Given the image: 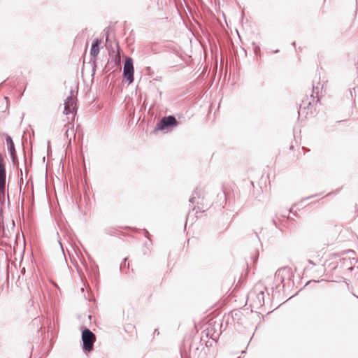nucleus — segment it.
<instances>
[{"label":"nucleus","instance_id":"1","mask_svg":"<svg viewBox=\"0 0 358 358\" xmlns=\"http://www.w3.org/2000/svg\"><path fill=\"white\" fill-rule=\"evenodd\" d=\"M318 94L319 87L315 86V85L313 84L312 94L310 95V97L312 98L313 101H308V99H306V100L302 101V103L300 104L298 111L299 117L301 115V114L304 113L306 117L307 115H314V114L316 112V108L313 103L315 101L317 103L319 101Z\"/></svg>","mask_w":358,"mask_h":358},{"label":"nucleus","instance_id":"2","mask_svg":"<svg viewBox=\"0 0 358 358\" xmlns=\"http://www.w3.org/2000/svg\"><path fill=\"white\" fill-rule=\"evenodd\" d=\"M180 122L176 118L175 115H169L162 117L157 123L154 130V134H157L158 131L164 133H169L177 127Z\"/></svg>","mask_w":358,"mask_h":358},{"label":"nucleus","instance_id":"3","mask_svg":"<svg viewBox=\"0 0 358 358\" xmlns=\"http://www.w3.org/2000/svg\"><path fill=\"white\" fill-rule=\"evenodd\" d=\"M81 331V347L85 353H89L94 350V345L96 342V335L87 327H80Z\"/></svg>","mask_w":358,"mask_h":358},{"label":"nucleus","instance_id":"4","mask_svg":"<svg viewBox=\"0 0 358 358\" xmlns=\"http://www.w3.org/2000/svg\"><path fill=\"white\" fill-rule=\"evenodd\" d=\"M294 277L292 270L289 266H284L277 270L275 273V278L277 281H279L282 285L278 284L276 285L275 288H272L273 292H280L281 289L284 288L287 282H289L292 280Z\"/></svg>","mask_w":358,"mask_h":358},{"label":"nucleus","instance_id":"5","mask_svg":"<svg viewBox=\"0 0 358 358\" xmlns=\"http://www.w3.org/2000/svg\"><path fill=\"white\" fill-rule=\"evenodd\" d=\"M134 68L133 64V59L128 57L124 62L123 76L127 79L129 83L134 81Z\"/></svg>","mask_w":358,"mask_h":358},{"label":"nucleus","instance_id":"6","mask_svg":"<svg viewBox=\"0 0 358 358\" xmlns=\"http://www.w3.org/2000/svg\"><path fill=\"white\" fill-rule=\"evenodd\" d=\"M249 297L255 296L254 299V303L257 306H262L264 304V292L263 290L257 291V287L249 293Z\"/></svg>","mask_w":358,"mask_h":358},{"label":"nucleus","instance_id":"7","mask_svg":"<svg viewBox=\"0 0 358 358\" xmlns=\"http://www.w3.org/2000/svg\"><path fill=\"white\" fill-rule=\"evenodd\" d=\"M64 105V113L65 115L73 113L76 109V99L71 96L66 98Z\"/></svg>","mask_w":358,"mask_h":358},{"label":"nucleus","instance_id":"8","mask_svg":"<svg viewBox=\"0 0 358 358\" xmlns=\"http://www.w3.org/2000/svg\"><path fill=\"white\" fill-rule=\"evenodd\" d=\"M101 40L98 38L92 41L90 49V56L92 58H96L100 51Z\"/></svg>","mask_w":358,"mask_h":358},{"label":"nucleus","instance_id":"9","mask_svg":"<svg viewBox=\"0 0 358 358\" xmlns=\"http://www.w3.org/2000/svg\"><path fill=\"white\" fill-rule=\"evenodd\" d=\"M5 136V139L7 145V149L9 152L10 156H14L15 152H16L15 144L12 138L7 134H3Z\"/></svg>","mask_w":358,"mask_h":358},{"label":"nucleus","instance_id":"10","mask_svg":"<svg viewBox=\"0 0 358 358\" xmlns=\"http://www.w3.org/2000/svg\"><path fill=\"white\" fill-rule=\"evenodd\" d=\"M6 177H0V201L2 204L5 202Z\"/></svg>","mask_w":358,"mask_h":358},{"label":"nucleus","instance_id":"11","mask_svg":"<svg viewBox=\"0 0 358 358\" xmlns=\"http://www.w3.org/2000/svg\"><path fill=\"white\" fill-rule=\"evenodd\" d=\"M15 155L14 156H10V158H11V161L13 164L14 166H17V169H18V175L20 177V182H23V178H22V169L21 168H19V161H18V157H17V152H15L14 154Z\"/></svg>","mask_w":358,"mask_h":358},{"label":"nucleus","instance_id":"12","mask_svg":"<svg viewBox=\"0 0 358 358\" xmlns=\"http://www.w3.org/2000/svg\"><path fill=\"white\" fill-rule=\"evenodd\" d=\"M120 64V58L114 59L111 58L110 60L108 59L106 65L104 67V71L106 72L109 71L114 66Z\"/></svg>","mask_w":358,"mask_h":358},{"label":"nucleus","instance_id":"13","mask_svg":"<svg viewBox=\"0 0 358 358\" xmlns=\"http://www.w3.org/2000/svg\"><path fill=\"white\" fill-rule=\"evenodd\" d=\"M104 232L110 236H115L117 232V229L113 227H108L104 229Z\"/></svg>","mask_w":358,"mask_h":358},{"label":"nucleus","instance_id":"14","mask_svg":"<svg viewBox=\"0 0 358 358\" xmlns=\"http://www.w3.org/2000/svg\"><path fill=\"white\" fill-rule=\"evenodd\" d=\"M129 263H127V258H124L122 262L120 263V269L121 271H124V269H129Z\"/></svg>","mask_w":358,"mask_h":358},{"label":"nucleus","instance_id":"15","mask_svg":"<svg viewBox=\"0 0 358 358\" xmlns=\"http://www.w3.org/2000/svg\"><path fill=\"white\" fill-rule=\"evenodd\" d=\"M192 210H196V213L204 212L203 206H200L199 202H197V206L192 208Z\"/></svg>","mask_w":358,"mask_h":358},{"label":"nucleus","instance_id":"16","mask_svg":"<svg viewBox=\"0 0 358 358\" xmlns=\"http://www.w3.org/2000/svg\"><path fill=\"white\" fill-rule=\"evenodd\" d=\"M6 164L0 165V177H6Z\"/></svg>","mask_w":358,"mask_h":358},{"label":"nucleus","instance_id":"17","mask_svg":"<svg viewBox=\"0 0 358 358\" xmlns=\"http://www.w3.org/2000/svg\"><path fill=\"white\" fill-rule=\"evenodd\" d=\"M201 191L198 187H196L192 192V196L198 197L199 199L201 197Z\"/></svg>","mask_w":358,"mask_h":358},{"label":"nucleus","instance_id":"18","mask_svg":"<svg viewBox=\"0 0 358 358\" xmlns=\"http://www.w3.org/2000/svg\"><path fill=\"white\" fill-rule=\"evenodd\" d=\"M254 52L255 55H258L260 52V48L259 46L257 45L255 42H252Z\"/></svg>","mask_w":358,"mask_h":358},{"label":"nucleus","instance_id":"19","mask_svg":"<svg viewBox=\"0 0 358 358\" xmlns=\"http://www.w3.org/2000/svg\"><path fill=\"white\" fill-rule=\"evenodd\" d=\"M6 163L4 162V156L3 154L0 153V165H5Z\"/></svg>","mask_w":358,"mask_h":358},{"label":"nucleus","instance_id":"20","mask_svg":"<svg viewBox=\"0 0 358 358\" xmlns=\"http://www.w3.org/2000/svg\"><path fill=\"white\" fill-rule=\"evenodd\" d=\"M104 31H105V34H106V41H108V37H109V27H107L104 29Z\"/></svg>","mask_w":358,"mask_h":358},{"label":"nucleus","instance_id":"21","mask_svg":"<svg viewBox=\"0 0 358 358\" xmlns=\"http://www.w3.org/2000/svg\"><path fill=\"white\" fill-rule=\"evenodd\" d=\"M96 67V61H93L92 62V75H94L95 73Z\"/></svg>","mask_w":358,"mask_h":358},{"label":"nucleus","instance_id":"22","mask_svg":"<svg viewBox=\"0 0 358 358\" xmlns=\"http://www.w3.org/2000/svg\"><path fill=\"white\" fill-rule=\"evenodd\" d=\"M143 234H144V236L147 238H148V239L150 238V234L149 231L147 229H143Z\"/></svg>","mask_w":358,"mask_h":358},{"label":"nucleus","instance_id":"23","mask_svg":"<svg viewBox=\"0 0 358 358\" xmlns=\"http://www.w3.org/2000/svg\"><path fill=\"white\" fill-rule=\"evenodd\" d=\"M144 245L147 248V249H149V247L152 245V242L150 240H149L148 241H146Z\"/></svg>","mask_w":358,"mask_h":358},{"label":"nucleus","instance_id":"24","mask_svg":"<svg viewBox=\"0 0 358 358\" xmlns=\"http://www.w3.org/2000/svg\"><path fill=\"white\" fill-rule=\"evenodd\" d=\"M195 200H196L195 196H191V197L189 199V202L191 203H195Z\"/></svg>","mask_w":358,"mask_h":358},{"label":"nucleus","instance_id":"25","mask_svg":"<svg viewBox=\"0 0 358 358\" xmlns=\"http://www.w3.org/2000/svg\"><path fill=\"white\" fill-rule=\"evenodd\" d=\"M219 337V334H217V336H214L213 334L210 336V338L213 341H215Z\"/></svg>","mask_w":358,"mask_h":358},{"label":"nucleus","instance_id":"26","mask_svg":"<svg viewBox=\"0 0 358 358\" xmlns=\"http://www.w3.org/2000/svg\"><path fill=\"white\" fill-rule=\"evenodd\" d=\"M0 229H2L3 230H4L3 220H0Z\"/></svg>","mask_w":358,"mask_h":358},{"label":"nucleus","instance_id":"27","mask_svg":"<svg viewBox=\"0 0 358 358\" xmlns=\"http://www.w3.org/2000/svg\"><path fill=\"white\" fill-rule=\"evenodd\" d=\"M318 195H319V194H313V195H312V196H308V197H307V198L304 199V200H307V199H310L314 198V197H315V196H318Z\"/></svg>","mask_w":358,"mask_h":358},{"label":"nucleus","instance_id":"28","mask_svg":"<svg viewBox=\"0 0 358 358\" xmlns=\"http://www.w3.org/2000/svg\"><path fill=\"white\" fill-rule=\"evenodd\" d=\"M294 213L293 207H292L289 210H288V215H287V217H288L289 219H292L291 217H289V213Z\"/></svg>","mask_w":358,"mask_h":358},{"label":"nucleus","instance_id":"29","mask_svg":"<svg viewBox=\"0 0 358 358\" xmlns=\"http://www.w3.org/2000/svg\"><path fill=\"white\" fill-rule=\"evenodd\" d=\"M203 334H205L206 336V337H209L210 336V330L208 329V331L206 332L205 331H203Z\"/></svg>","mask_w":358,"mask_h":358},{"label":"nucleus","instance_id":"30","mask_svg":"<svg viewBox=\"0 0 358 358\" xmlns=\"http://www.w3.org/2000/svg\"><path fill=\"white\" fill-rule=\"evenodd\" d=\"M308 264H311L313 266H315L316 265V264L313 260H311V259H308Z\"/></svg>","mask_w":358,"mask_h":358},{"label":"nucleus","instance_id":"31","mask_svg":"<svg viewBox=\"0 0 358 358\" xmlns=\"http://www.w3.org/2000/svg\"><path fill=\"white\" fill-rule=\"evenodd\" d=\"M3 220V210L2 209L0 210V220Z\"/></svg>","mask_w":358,"mask_h":358},{"label":"nucleus","instance_id":"32","mask_svg":"<svg viewBox=\"0 0 358 358\" xmlns=\"http://www.w3.org/2000/svg\"><path fill=\"white\" fill-rule=\"evenodd\" d=\"M272 223H273V224H274L275 226V227H278V224H277L275 220H274V219L272 220Z\"/></svg>","mask_w":358,"mask_h":358},{"label":"nucleus","instance_id":"33","mask_svg":"<svg viewBox=\"0 0 358 358\" xmlns=\"http://www.w3.org/2000/svg\"><path fill=\"white\" fill-rule=\"evenodd\" d=\"M24 165H25V169H27V158H26L25 155H24Z\"/></svg>","mask_w":358,"mask_h":358},{"label":"nucleus","instance_id":"34","mask_svg":"<svg viewBox=\"0 0 358 358\" xmlns=\"http://www.w3.org/2000/svg\"><path fill=\"white\" fill-rule=\"evenodd\" d=\"M211 345H212V343H208V341L206 342V347L211 346Z\"/></svg>","mask_w":358,"mask_h":358},{"label":"nucleus","instance_id":"35","mask_svg":"<svg viewBox=\"0 0 358 358\" xmlns=\"http://www.w3.org/2000/svg\"><path fill=\"white\" fill-rule=\"evenodd\" d=\"M25 272V268H22V269L21 270V273H24Z\"/></svg>","mask_w":358,"mask_h":358},{"label":"nucleus","instance_id":"36","mask_svg":"<svg viewBox=\"0 0 358 358\" xmlns=\"http://www.w3.org/2000/svg\"><path fill=\"white\" fill-rule=\"evenodd\" d=\"M154 334H159V331H158V329H155V330Z\"/></svg>","mask_w":358,"mask_h":358},{"label":"nucleus","instance_id":"37","mask_svg":"<svg viewBox=\"0 0 358 358\" xmlns=\"http://www.w3.org/2000/svg\"><path fill=\"white\" fill-rule=\"evenodd\" d=\"M292 46H294V48H296V43H295V42H293V43H292Z\"/></svg>","mask_w":358,"mask_h":358},{"label":"nucleus","instance_id":"38","mask_svg":"<svg viewBox=\"0 0 358 358\" xmlns=\"http://www.w3.org/2000/svg\"><path fill=\"white\" fill-rule=\"evenodd\" d=\"M4 99H6V102H8V98L7 96H5Z\"/></svg>","mask_w":358,"mask_h":358},{"label":"nucleus","instance_id":"39","mask_svg":"<svg viewBox=\"0 0 358 358\" xmlns=\"http://www.w3.org/2000/svg\"><path fill=\"white\" fill-rule=\"evenodd\" d=\"M69 128H68V129H66V136H68V131H69Z\"/></svg>","mask_w":358,"mask_h":358},{"label":"nucleus","instance_id":"40","mask_svg":"<svg viewBox=\"0 0 358 358\" xmlns=\"http://www.w3.org/2000/svg\"><path fill=\"white\" fill-rule=\"evenodd\" d=\"M293 215H294V216H297V213H296V211H295L294 213H293Z\"/></svg>","mask_w":358,"mask_h":358},{"label":"nucleus","instance_id":"41","mask_svg":"<svg viewBox=\"0 0 358 358\" xmlns=\"http://www.w3.org/2000/svg\"><path fill=\"white\" fill-rule=\"evenodd\" d=\"M354 296H355L358 299V296H357L355 294H352Z\"/></svg>","mask_w":358,"mask_h":358},{"label":"nucleus","instance_id":"42","mask_svg":"<svg viewBox=\"0 0 358 358\" xmlns=\"http://www.w3.org/2000/svg\"><path fill=\"white\" fill-rule=\"evenodd\" d=\"M279 52V50H275L274 51V52H275V53H277V52Z\"/></svg>","mask_w":358,"mask_h":358},{"label":"nucleus","instance_id":"43","mask_svg":"<svg viewBox=\"0 0 358 358\" xmlns=\"http://www.w3.org/2000/svg\"><path fill=\"white\" fill-rule=\"evenodd\" d=\"M310 282H311V280L308 281V282H306V285H307L308 284L310 283Z\"/></svg>","mask_w":358,"mask_h":358},{"label":"nucleus","instance_id":"44","mask_svg":"<svg viewBox=\"0 0 358 358\" xmlns=\"http://www.w3.org/2000/svg\"><path fill=\"white\" fill-rule=\"evenodd\" d=\"M275 217L277 219H279V217L278 216V215H275Z\"/></svg>","mask_w":358,"mask_h":358},{"label":"nucleus","instance_id":"45","mask_svg":"<svg viewBox=\"0 0 358 358\" xmlns=\"http://www.w3.org/2000/svg\"><path fill=\"white\" fill-rule=\"evenodd\" d=\"M275 217L277 219H279V217L278 216V215H275Z\"/></svg>","mask_w":358,"mask_h":358},{"label":"nucleus","instance_id":"46","mask_svg":"<svg viewBox=\"0 0 358 358\" xmlns=\"http://www.w3.org/2000/svg\"><path fill=\"white\" fill-rule=\"evenodd\" d=\"M275 217L277 219H279V217L278 216V215H275Z\"/></svg>","mask_w":358,"mask_h":358},{"label":"nucleus","instance_id":"47","mask_svg":"<svg viewBox=\"0 0 358 358\" xmlns=\"http://www.w3.org/2000/svg\"><path fill=\"white\" fill-rule=\"evenodd\" d=\"M144 255H146L147 254V252L146 251H144L143 252Z\"/></svg>","mask_w":358,"mask_h":358},{"label":"nucleus","instance_id":"48","mask_svg":"<svg viewBox=\"0 0 358 358\" xmlns=\"http://www.w3.org/2000/svg\"><path fill=\"white\" fill-rule=\"evenodd\" d=\"M3 83H4V82L1 83V84H0V87L3 85Z\"/></svg>","mask_w":358,"mask_h":358},{"label":"nucleus","instance_id":"49","mask_svg":"<svg viewBox=\"0 0 358 358\" xmlns=\"http://www.w3.org/2000/svg\"><path fill=\"white\" fill-rule=\"evenodd\" d=\"M223 196L225 198L226 197V195L224 194V193H223Z\"/></svg>","mask_w":358,"mask_h":358},{"label":"nucleus","instance_id":"50","mask_svg":"<svg viewBox=\"0 0 358 358\" xmlns=\"http://www.w3.org/2000/svg\"><path fill=\"white\" fill-rule=\"evenodd\" d=\"M238 358H240V357H238Z\"/></svg>","mask_w":358,"mask_h":358},{"label":"nucleus","instance_id":"51","mask_svg":"<svg viewBox=\"0 0 358 358\" xmlns=\"http://www.w3.org/2000/svg\"><path fill=\"white\" fill-rule=\"evenodd\" d=\"M238 358H240V357H238Z\"/></svg>","mask_w":358,"mask_h":358},{"label":"nucleus","instance_id":"52","mask_svg":"<svg viewBox=\"0 0 358 358\" xmlns=\"http://www.w3.org/2000/svg\"><path fill=\"white\" fill-rule=\"evenodd\" d=\"M238 358H240V357H238Z\"/></svg>","mask_w":358,"mask_h":358}]
</instances>
